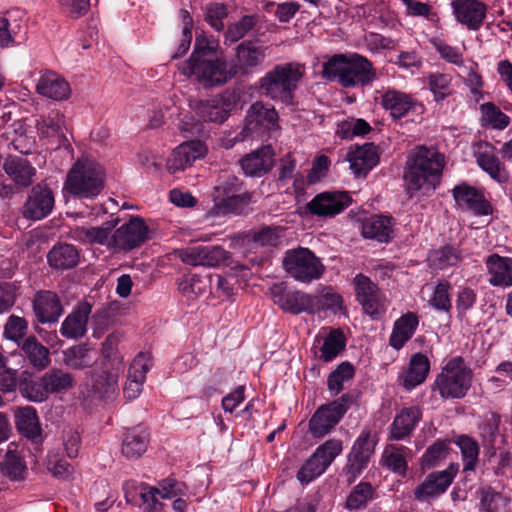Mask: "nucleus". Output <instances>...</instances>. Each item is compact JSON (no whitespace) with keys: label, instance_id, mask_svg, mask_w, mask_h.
<instances>
[{"label":"nucleus","instance_id":"nucleus-1","mask_svg":"<svg viewBox=\"0 0 512 512\" xmlns=\"http://www.w3.org/2000/svg\"><path fill=\"white\" fill-rule=\"evenodd\" d=\"M234 66L228 61L214 39L197 37L190 58L179 66L184 76L193 77L205 88L225 85L235 77Z\"/></svg>","mask_w":512,"mask_h":512},{"label":"nucleus","instance_id":"nucleus-2","mask_svg":"<svg viewBox=\"0 0 512 512\" xmlns=\"http://www.w3.org/2000/svg\"><path fill=\"white\" fill-rule=\"evenodd\" d=\"M444 167V156L434 149L417 147L409 155L404 180L411 196L419 191H433Z\"/></svg>","mask_w":512,"mask_h":512},{"label":"nucleus","instance_id":"nucleus-3","mask_svg":"<svg viewBox=\"0 0 512 512\" xmlns=\"http://www.w3.org/2000/svg\"><path fill=\"white\" fill-rule=\"evenodd\" d=\"M323 76L343 87L368 85L376 79L371 61L357 53L337 54L323 64Z\"/></svg>","mask_w":512,"mask_h":512},{"label":"nucleus","instance_id":"nucleus-4","mask_svg":"<svg viewBox=\"0 0 512 512\" xmlns=\"http://www.w3.org/2000/svg\"><path fill=\"white\" fill-rule=\"evenodd\" d=\"M305 74V66L291 62L275 66L260 79L261 92L274 100L292 104L294 91Z\"/></svg>","mask_w":512,"mask_h":512},{"label":"nucleus","instance_id":"nucleus-5","mask_svg":"<svg viewBox=\"0 0 512 512\" xmlns=\"http://www.w3.org/2000/svg\"><path fill=\"white\" fill-rule=\"evenodd\" d=\"M103 167L91 158L77 160L67 174L64 189L79 198L92 199L104 187Z\"/></svg>","mask_w":512,"mask_h":512},{"label":"nucleus","instance_id":"nucleus-6","mask_svg":"<svg viewBox=\"0 0 512 512\" xmlns=\"http://www.w3.org/2000/svg\"><path fill=\"white\" fill-rule=\"evenodd\" d=\"M472 370L461 357L451 358L437 375L433 389L443 399H460L466 396L472 384Z\"/></svg>","mask_w":512,"mask_h":512},{"label":"nucleus","instance_id":"nucleus-7","mask_svg":"<svg viewBox=\"0 0 512 512\" xmlns=\"http://www.w3.org/2000/svg\"><path fill=\"white\" fill-rule=\"evenodd\" d=\"M283 266L288 274L302 283H310L321 278L325 266L308 248L299 247L288 250L283 259Z\"/></svg>","mask_w":512,"mask_h":512},{"label":"nucleus","instance_id":"nucleus-8","mask_svg":"<svg viewBox=\"0 0 512 512\" xmlns=\"http://www.w3.org/2000/svg\"><path fill=\"white\" fill-rule=\"evenodd\" d=\"M124 370L121 361L103 362L99 369H94L86 377V387L93 398L110 401L119 392V378Z\"/></svg>","mask_w":512,"mask_h":512},{"label":"nucleus","instance_id":"nucleus-9","mask_svg":"<svg viewBox=\"0 0 512 512\" xmlns=\"http://www.w3.org/2000/svg\"><path fill=\"white\" fill-rule=\"evenodd\" d=\"M351 397L343 395L337 400L321 405L309 420V432L314 438L329 434L350 408Z\"/></svg>","mask_w":512,"mask_h":512},{"label":"nucleus","instance_id":"nucleus-10","mask_svg":"<svg viewBox=\"0 0 512 512\" xmlns=\"http://www.w3.org/2000/svg\"><path fill=\"white\" fill-rule=\"evenodd\" d=\"M249 196L239 193L238 179L228 176L226 181L215 187L214 206L208 212L209 216L238 214L248 204Z\"/></svg>","mask_w":512,"mask_h":512},{"label":"nucleus","instance_id":"nucleus-11","mask_svg":"<svg viewBox=\"0 0 512 512\" xmlns=\"http://www.w3.org/2000/svg\"><path fill=\"white\" fill-rule=\"evenodd\" d=\"M380 104L394 120L420 116L424 113V105L421 102L411 94L396 89L386 90L381 96Z\"/></svg>","mask_w":512,"mask_h":512},{"label":"nucleus","instance_id":"nucleus-12","mask_svg":"<svg viewBox=\"0 0 512 512\" xmlns=\"http://www.w3.org/2000/svg\"><path fill=\"white\" fill-rule=\"evenodd\" d=\"M208 154V146L201 140H188L175 147L166 160V170L170 174L183 172L195 161Z\"/></svg>","mask_w":512,"mask_h":512},{"label":"nucleus","instance_id":"nucleus-13","mask_svg":"<svg viewBox=\"0 0 512 512\" xmlns=\"http://www.w3.org/2000/svg\"><path fill=\"white\" fill-rule=\"evenodd\" d=\"M351 204L347 192L325 191L314 196L305 207L306 213L320 218L334 217Z\"/></svg>","mask_w":512,"mask_h":512},{"label":"nucleus","instance_id":"nucleus-14","mask_svg":"<svg viewBox=\"0 0 512 512\" xmlns=\"http://www.w3.org/2000/svg\"><path fill=\"white\" fill-rule=\"evenodd\" d=\"M178 256L182 262L191 266L219 267L228 265L230 253L221 246H191L180 249Z\"/></svg>","mask_w":512,"mask_h":512},{"label":"nucleus","instance_id":"nucleus-15","mask_svg":"<svg viewBox=\"0 0 512 512\" xmlns=\"http://www.w3.org/2000/svg\"><path fill=\"white\" fill-rule=\"evenodd\" d=\"M271 298L284 312L300 314L312 313V295L299 290L288 289L283 283L274 284L271 289Z\"/></svg>","mask_w":512,"mask_h":512},{"label":"nucleus","instance_id":"nucleus-16","mask_svg":"<svg viewBox=\"0 0 512 512\" xmlns=\"http://www.w3.org/2000/svg\"><path fill=\"white\" fill-rule=\"evenodd\" d=\"M236 104V95L225 91L212 99L197 103L195 113L203 121L223 123L230 116Z\"/></svg>","mask_w":512,"mask_h":512},{"label":"nucleus","instance_id":"nucleus-17","mask_svg":"<svg viewBox=\"0 0 512 512\" xmlns=\"http://www.w3.org/2000/svg\"><path fill=\"white\" fill-rule=\"evenodd\" d=\"M148 227L141 218L133 217L128 223L111 232V249L130 251L147 239Z\"/></svg>","mask_w":512,"mask_h":512},{"label":"nucleus","instance_id":"nucleus-18","mask_svg":"<svg viewBox=\"0 0 512 512\" xmlns=\"http://www.w3.org/2000/svg\"><path fill=\"white\" fill-rule=\"evenodd\" d=\"M459 469L458 464H450L447 469L427 475L425 480L414 491L419 501H429L446 492L453 482Z\"/></svg>","mask_w":512,"mask_h":512},{"label":"nucleus","instance_id":"nucleus-19","mask_svg":"<svg viewBox=\"0 0 512 512\" xmlns=\"http://www.w3.org/2000/svg\"><path fill=\"white\" fill-rule=\"evenodd\" d=\"M451 9L456 21L467 29L477 31L484 24L487 5L480 0H451Z\"/></svg>","mask_w":512,"mask_h":512},{"label":"nucleus","instance_id":"nucleus-20","mask_svg":"<svg viewBox=\"0 0 512 512\" xmlns=\"http://www.w3.org/2000/svg\"><path fill=\"white\" fill-rule=\"evenodd\" d=\"M457 206L470 211L475 216H487L492 214L491 203L485 198L483 192L466 183L455 186L452 190Z\"/></svg>","mask_w":512,"mask_h":512},{"label":"nucleus","instance_id":"nucleus-21","mask_svg":"<svg viewBox=\"0 0 512 512\" xmlns=\"http://www.w3.org/2000/svg\"><path fill=\"white\" fill-rule=\"evenodd\" d=\"M278 119V113L273 107L256 102L247 112L243 130L246 135L277 130Z\"/></svg>","mask_w":512,"mask_h":512},{"label":"nucleus","instance_id":"nucleus-22","mask_svg":"<svg viewBox=\"0 0 512 512\" xmlns=\"http://www.w3.org/2000/svg\"><path fill=\"white\" fill-rule=\"evenodd\" d=\"M473 154L480 168L493 180L498 183H504L507 181L508 173L505 166L497 157L496 149L492 144L485 141L476 143L473 147Z\"/></svg>","mask_w":512,"mask_h":512},{"label":"nucleus","instance_id":"nucleus-23","mask_svg":"<svg viewBox=\"0 0 512 512\" xmlns=\"http://www.w3.org/2000/svg\"><path fill=\"white\" fill-rule=\"evenodd\" d=\"M266 57V47L253 41H243L236 47L234 66L235 76L246 75L261 65Z\"/></svg>","mask_w":512,"mask_h":512},{"label":"nucleus","instance_id":"nucleus-24","mask_svg":"<svg viewBox=\"0 0 512 512\" xmlns=\"http://www.w3.org/2000/svg\"><path fill=\"white\" fill-rule=\"evenodd\" d=\"M54 194L50 188L38 184L32 188L24 205V216L33 220H40L48 216L54 207Z\"/></svg>","mask_w":512,"mask_h":512},{"label":"nucleus","instance_id":"nucleus-25","mask_svg":"<svg viewBox=\"0 0 512 512\" xmlns=\"http://www.w3.org/2000/svg\"><path fill=\"white\" fill-rule=\"evenodd\" d=\"M35 89L39 95L54 101L67 100L71 95L69 83L61 75L51 70L40 74Z\"/></svg>","mask_w":512,"mask_h":512},{"label":"nucleus","instance_id":"nucleus-26","mask_svg":"<svg viewBox=\"0 0 512 512\" xmlns=\"http://www.w3.org/2000/svg\"><path fill=\"white\" fill-rule=\"evenodd\" d=\"M117 221L107 222L102 226H76L69 232V237L86 245H101L111 249V232Z\"/></svg>","mask_w":512,"mask_h":512},{"label":"nucleus","instance_id":"nucleus-27","mask_svg":"<svg viewBox=\"0 0 512 512\" xmlns=\"http://www.w3.org/2000/svg\"><path fill=\"white\" fill-rule=\"evenodd\" d=\"M484 263L490 285L501 288L512 286V257L493 253L486 257Z\"/></svg>","mask_w":512,"mask_h":512},{"label":"nucleus","instance_id":"nucleus-28","mask_svg":"<svg viewBox=\"0 0 512 512\" xmlns=\"http://www.w3.org/2000/svg\"><path fill=\"white\" fill-rule=\"evenodd\" d=\"M92 311V306L86 302H79L72 312L62 322L60 333L68 339L83 337L87 331V323Z\"/></svg>","mask_w":512,"mask_h":512},{"label":"nucleus","instance_id":"nucleus-29","mask_svg":"<svg viewBox=\"0 0 512 512\" xmlns=\"http://www.w3.org/2000/svg\"><path fill=\"white\" fill-rule=\"evenodd\" d=\"M350 169L356 176H365L379 162L377 147L373 143L357 146L347 155Z\"/></svg>","mask_w":512,"mask_h":512},{"label":"nucleus","instance_id":"nucleus-30","mask_svg":"<svg viewBox=\"0 0 512 512\" xmlns=\"http://www.w3.org/2000/svg\"><path fill=\"white\" fill-rule=\"evenodd\" d=\"M430 371V361L423 353H415L411 356L406 370L401 374L400 381L406 390H412L422 384Z\"/></svg>","mask_w":512,"mask_h":512},{"label":"nucleus","instance_id":"nucleus-31","mask_svg":"<svg viewBox=\"0 0 512 512\" xmlns=\"http://www.w3.org/2000/svg\"><path fill=\"white\" fill-rule=\"evenodd\" d=\"M37 319L41 323L56 322L62 314V305L56 293L40 291L33 301Z\"/></svg>","mask_w":512,"mask_h":512},{"label":"nucleus","instance_id":"nucleus-32","mask_svg":"<svg viewBox=\"0 0 512 512\" xmlns=\"http://www.w3.org/2000/svg\"><path fill=\"white\" fill-rule=\"evenodd\" d=\"M421 418L422 411L418 406L401 409L390 426L391 439L403 440L411 435Z\"/></svg>","mask_w":512,"mask_h":512},{"label":"nucleus","instance_id":"nucleus-33","mask_svg":"<svg viewBox=\"0 0 512 512\" xmlns=\"http://www.w3.org/2000/svg\"><path fill=\"white\" fill-rule=\"evenodd\" d=\"M274 151L271 146L261 148L246 155L241 160V166L246 175L262 176L271 170L273 166Z\"/></svg>","mask_w":512,"mask_h":512},{"label":"nucleus","instance_id":"nucleus-34","mask_svg":"<svg viewBox=\"0 0 512 512\" xmlns=\"http://www.w3.org/2000/svg\"><path fill=\"white\" fill-rule=\"evenodd\" d=\"M149 435L143 427L137 426L128 429L122 440V454L127 459H138L148 448Z\"/></svg>","mask_w":512,"mask_h":512},{"label":"nucleus","instance_id":"nucleus-35","mask_svg":"<svg viewBox=\"0 0 512 512\" xmlns=\"http://www.w3.org/2000/svg\"><path fill=\"white\" fill-rule=\"evenodd\" d=\"M419 324L418 316L408 312L398 318L393 325L389 338V344L396 350L401 349L406 342L414 335Z\"/></svg>","mask_w":512,"mask_h":512},{"label":"nucleus","instance_id":"nucleus-36","mask_svg":"<svg viewBox=\"0 0 512 512\" xmlns=\"http://www.w3.org/2000/svg\"><path fill=\"white\" fill-rule=\"evenodd\" d=\"M97 359V351L87 344L74 345L63 352L64 364L75 370L92 367Z\"/></svg>","mask_w":512,"mask_h":512},{"label":"nucleus","instance_id":"nucleus-37","mask_svg":"<svg viewBox=\"0 0 512 512\" xmlns=\"http://www.w3.org/2000/svg\"><path fill=\"white\" fill-rule=\"evenodd\" d=\"M14 417L16 428L22 435L34 441H38L41 438L39 418L33 407L17 408Z\"/></svg>","mask_w":512,"mask_h":512},{"label":"nucleus","instance_id":"nucleus-38","mask_svg":"<svg viewBox=\"0 0 512 512\" xmlns=\"http://www.w3.org/2000/svg\"><path fill=\"white\" fill-rule=\"evenodd\" d=\"M393 218L390 216L373 215L362 224V234L366 238L386 242L393 232Z\"/></svg>","mask_w":512,"mask_h":512},{"label":"nucleus","instance_id":"nucleus-39","mask_svg":"<svg viewBox=\"0 0 512 512\" xmlns=\"http://www.w3.org/2000/svg\"><path fill=\"white\" fill-rule=\"evenodd\" d=\"M3 167L12 180L22 186L30 185L36 172L27 159L17 156L8 157Z\"/></svg>","mask_w":512,"mask_h":512},{"label":"nucleus","instance_id":"nucleus-40","mask_svg":"<svg viewBox=\"0 0 512 512\" xmlns=\"http://www.w3.org/2000/svg\"><path fill=\"white\" fill-rule=\"evenodd\" d=\"M346 346V339L340 329H332L323 339V344L316 352V356L324 361L330 362L335 359Z\"/></svg>","mask_w":512,"mask_h":512},{"label":"nucleus","instance_id":"nucleus-41","mask_svg":"<svg viewBox=\"0 0 512 512\" xmlns=\"http://www.w3.org/2000/svg\"><path fill=\"white\" fill-rule=\"evenodd\" d=\"M17 444L10 443L1 464L2 473L12 480H21L26 473V465L22 456L17 452Z\"/></svg>","mask_w":512,"mask_h":512},{"label":"nucleus","instance_id":"nucleus-42","mask_svg":"<svg viewBox=\"0 0 512 512\" xmlns=\"http://www.w3.org/2000/svg\"><path fill=\"white\" fill-rule=\"evenodd\" d=\"M49 264L57 269L74 267L78 262V251L73 245L61 244L52 248L48 253Z\"/></svg>","mask_w":512,"mask_h":512},{"label":"nucleus","instance_id":"nucleus-43","mask_svg":"<svg viewBox=\"0 0 512 512\" xmlns=\"http://www.w3.org/2000/svg\"><path fill=\"white\" fill-rule=\"evenodd\" d=\"M481 512H506L510 498L490 486L479 490Z\"/></svg>","mask_w":512,"mask_h":512},{"label":"nucleus","instance_id":"nucleus-44","mask_svg":"<svg viewBox=\"0 0 512 512\" xmlns=\"http://www.w3.org/2000/svg\"><path fill=\"white\" fill-rule=\"evenodd\" d=\"M409 448L405 446L388 445L382 454L383 464L393 472L404 475L407 470V454Z\"/></svg>","mask_w":512,"mask_h":512},{"label":"nucleus","instance_id":"nucleus-45","mask_svg":"<svg viewBox=\"0 0 512 512\" xmlns=\"http://www.w3.org/2000/svg\"><path fill=\"white\" fill-rule=\"evenodd\" d=\"M63 125V115L59 111H52L37 120V133L41 138H58L62 135Z\"/></svg>","mask_w":512,"mask_h":512},{"label":"nucleus","instance_id":"nucleus-46","mask_svg":"<svg viewBox=\"0 0 512 512\" xmlns=\"http://www.w3.org/2000/svg\"><path fill=\"white\" fill-rule=\"evenodd\" d=\"M481 123L484 127L504 130L510 124V118L494 103L488 102L480 106Z\"/></svg>","mask_w":512,"mask_h":512},{"label":"nucleus","instance_id":"nucleus-47","mask_svg":"<svg viewBox=\"0 0 512 512\" xmlns=\"http://www.w3.org/2000/svg\"><path fill=\"white\" fill-rule=\"evenodd\" d=\"M30 363L37 368L43 369L49 364V351L35 337H28L21 347Z\"/></svg>","mask_w":512,"mask_h":512},{"label":"nucleus","instance_id":"nucleus-48","mask_svg":"<svg viewBox=\"0 0 512 512\" xmlns=\"http://www.w3.org/2000/svg\"><path fill=\"white\" fill-rule=\"evenodd\" d=\"M374 498V488L368 482L357 484L347 496L345 507L349 511L359 510Z\"/></svg>","mask_w":512,"mask_h":512},{"label":"nucleus","instance_id":"nucleus-49","mask_svg":"<svg viewBox=\"0 0 512 512\" xmlns=\"http://www.w3.org/2000/svg\"><path fill=\"white\" fill-rule=\"evenodd\" d=\"M43 376L49 394L66 392L75 384L73 376L61 369H52Z\"/></svg>","mask_w":512,"mask_h":512},{"label":"nucleus","instance_id":"nucleus-50","mask_svg":"<svg viewBox=\"0 0 512 512\" xmlns=\"http://www.w3.org/2000/svg\"><path fill=\"white\" fill-rule=\"evenodd\" d=\"M428 85L437 102L443 101L453 93L452 77L449 74L440 72L429 74Z\"/></svg>","mask_w":512,"mask_h":512},{"label":"nucleus","instance_id":"nucleus-51","mask_svg":"<svg viewBox=\"0 0 512 512\" xmlns=\"http://www.w3.org/2000/svg\"><path fill=\"white\" fill-rule=\"evenodd\" d=\"M428 260L432 268L445 269L458 264V262L461 260V255L456 248L452 246H445L438 250L432 251Z\"/></svg>","mask_w":512,"mask_h":512},{"label":"nucleus","instance_id":"nucleus-52","mask_svg":"<svg viewBox=\"0 0 512 512\" xmlns=\"http://www.w3.org/2000/svg\"><path fill=\"white\" fill-rule=\"evenodd\" d=\"M342 451V441L333 438L318 446L312 456L327 469L335 460V458L342 453Z\"/></svg>","mask_w":512,"mask_h":512},{"label":"nucleus","instance_id":"nucleus-53","mask_svg":"<svg viewBox=\"0 0 512 512\" xmlns=\"http://www.w3.org/2000/svg\"><path fill=\"white\" fill-rule=\"evenodd\" d=\"M355 374L354 367L348 363H341L333 372L330 373L327 385L332 395H337L343 390L345 382L351 380Z\"/></svg>","mask_w":512,"mask_h":512},{"label":"nucleus","instance_id":"nucleus-54","mask_svg":"<svg viewBox=\"0 0 512 512\" xmlns=\"http://www.w3.org/2000/svg\"><path fill=\"white\" fill-rule=\"evenodd\" d=\"M456 444L461 450L464 471H473L478 462V443L472 438L462 435L458 437Z\"/></svg>","mask_w":512,"mask_h":512},{"label":"nucleus","instance_id":"nucleus-55","mask_svg":"<svg viewBox=\"0 0 512 512\" xmlns=\"http://www.w3.org/2000/svg\"><path fill=\"white\" fill-rule=\"evenodd\" d=\"M342 306V297L330 288H325L323 293L312 295V313L315 311L331 310L336 312Z\"/></svg>","mask_w":512,"mask_h":512},{"label":"nucleus","instance_id":"nucleus-56","mask_svg":"<svg viewBox=\"0 0 512 512\" xmlns=\"http://www.w3.org/2000/svg\"><path fill=\"white\" fill-rule=\"evenodd\" d=\"M449 442L446 440H437L433 445L429 446L421 458V466L423 469L431 468L438 465L444 460L448 454Z\"/></svg>","mask_w":512,"mask_h":512},{"label":"nucleus","instance_id":"nucleus-57","mask_svg":"<svg viewBox=\"0 0 512 512\" xmlns=\"http://www.w3.org/2000/svg\"><path fill=\"white\" fill-rule=\"evenodd\" d=\"M124 340V334L120 331L110 333L102 344V354L107 360L106 363H117L121 361L123 365V357L119 354V345Z\"/></svg>","mask_w":512,"mask_h":512},{"label":"nucleus","instance_id":"nucleus-58","mask_svg":"<svg viewBox=\"0 0 512 512\" xmlns=\"http://www.w3.org/2000/svg\"><path fill=\"white\" fill-rule=\"evenodd\" d=\"M47 469L54 477L63 480L72 479L75 472L68 461L54 453H49L47 456Z\"/></svg>","mask_w":512,"mask_h":512},{"label":"nucleus","instance_id":"nucleus-59","mask_svg":"<svg viewBox=\"0 0 512 512\" xmlns=\"http://www.w3.org/2000/svg\"><path fill=\"white\" fill-rule=\"evenodd\" d=\"M406 7V14L412 17H423L430 22H436L438 15L433 7L426 2L417 0H400Z\"/></svg>","mask_w":512,"mask_h":512},{"label":"nucleus","instance_id":"nucleus-60","mask_svg":"<svg viewBox=\"0 0 512 512\" xmlns=\"http://www.w3.org/2000/svg\"><path fill=\"white\" fill-rule=\"evenodd\" d=\"M374 441L371 439L369 430H363L352 447L349 455L369 461L374 451Z\"/></svg>","mask_w":512,"mask_h":512},{"label":"nucleus","instance_id":"nucleus-61","mask_svg":"<svg viewBox=\"0 0 512 512\" xmlns=\"http://www.w3.org/2000/svg\"><path fill=\"white\" fill-rule=\"evenodd\" d=\"M325 471L326 468L311 455L310 458L301 466L296 477L301 484H308L322 475Z\"/></svg>","mask_w":512,"mask_h":512},{"label":"nucleus","instance_id":"nucleus-62","mask_svg":"<svg viewBox=\"0 0 512 512\" xmlns=\"http://www.w3.org/2000/svg\"><path fill=\"white\" fill-rule=\"evenodd\" d=\"M21 25L16 20L9 18L0 19V47L5 48L15 43L18 34L21 32Z\"/></svg>","mask_w":512,"mask_h":512},{"label":"nucleus","instance_id":"nucleus-63","mask_svg":"<svg viewBox=\"0 0 512 512\" xmlns=\"http://www.w3.org/2000/svg\"><path fill=\"white\" fill-rule=\"evenodd\" d=\"M253 16L245 15L239 21L231 24L225 34L226 41L231 43L243 38L254 26Z\"/></svg>","mask_w":512,"mask_h":512},{"label":"nucleus","instance_id":"nucleus-64","mask_svg":"<svg viewBox=\"0 0 512 512\" xmlns=\"http://www.w3.org/2000/svg\"><path fill=\"white\" fill-rule=\"evenodd\" d=\"M360 305L364 312L373 319L380 318L386 311V299L381 291H378L366 300L363 299Z\"/></svg>","mask_w":512,"mask_h":512}]
</instances>
